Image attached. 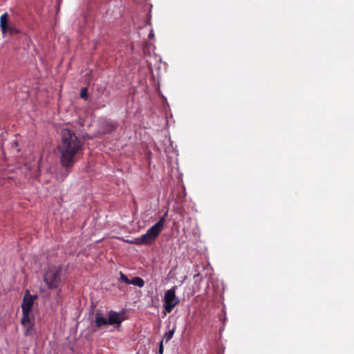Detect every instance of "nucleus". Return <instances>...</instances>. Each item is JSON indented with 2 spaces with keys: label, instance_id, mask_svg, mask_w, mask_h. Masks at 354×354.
I'll return each mask as SVG.
<instances>
[{
  "label": "nucleus",
  "instance_id": "10",
  "mask_svg": "<svg viewBox=\"0 0 354 354\" xmlns=\"http://www.w3.org/2000/svg\"><path fill=\"white\" fill-rule=\"evenodd\" d=\"M34 323V319L30 317V312H22V317L21 324L22 326L28 325L29 324Z\"/></svg>",
  "mask_w": 354,
  "mask_h": 354
},
{
  "label": "nucleus",
  "instance_id": "9",
  "mask_svg": "<svg viewBox=\"0 0 354 354\" xmlns=\"http://www.w3.org/2000/svg\"><path fill=\"white\" fill-rule=\"evenodd\" d=\"M118 124L116 122L109 120L106 121L104 125V131L105 133H109L117 129Z\"/></svg>",
  "mask_w": 354,
  "mask_h": 354
},
{
  "label": "nucleus",
  "instance_id": "13",
  "mask_svg": "<svg viewBox=\"0 0 354 354\" xmlns=\"http://www.w3.org/2000/svg\"><path fill=\"white\" fill-rule=\"evenodd\" d=\"M131 284L142 288L145 285V281L142 278L139 277H134L132 279H131Z\"/></svg>",
  "mask_w": 354,
  "mask_h": 354
},
{
  "label": "nucleus",
  "instance_id": "8",
  "mask_svg": "<svg viewBox=\"0 0 354 354\" xmlns=\"http://www.w3.org/2000/svg\"><path fill=\"white\" fill-rule=\"evenodd\" d=\"M95 318V326L97 328H100L101 327L109 324V320L104 317L100 311L96 312Z\"/></svg>",
  "mask_w": 354,
  "mask_h": 354
},
{
  "label": "nucleus",
  "instance_id": "14",
  "mask_svg": "<svg viewBox=\"0 0 354 354\" xmlns=\"http://www.w3.org/2000/svg\"><path fill=\"white\" fill-rule=\"evenodd\" d=\"M88 96V89L86 87L82 88L80 91V97L83 99H86Z\"/></svg>",
  "mask_w": 354,
  "mask_h": 354
},
{
  "label": "nucleus",
  "instance_id": "6",
  "mask_svg": "<svg viewBox=\"0 0 354 354\" xmlns=\"http://www.w3.org/2000/svg\"><path fill=\"white\" fill-rule=\"evenodd\" d=\"M36 299L37 296L30 295V291L27 290L24 294L21 304L22 312L26 311L31 313L34 302Z\"/></svg>",
  "mask_w": 354,
  "mask_h": 354
},
{
  "label": "nucleus",
  "instance_id": "7",
  "mask_svg": "<svg viewBox=\"0 0 354 354\" xmlns=\"http://www.w3.org/2000/svg\"><path fill=\"white\" fill-rule=\"evenodd\" d=\"M109 325H120L123 321L121 315L115 311L110 310L109 312Z\"/></svg>",
  "mask_w": 354,
  "mask_h": 354
},
{
  "label": "nucleus",
  "instance_id": "2",
  "mask_svg": "<svg viewBox=\"0 0 354 354\" xmlns=\"http://www.w3.org/2000/svg\"><path fill=\"white\" fill-rule=\"evenodd\" d=\"M168 211H167L163 216L158 220V221L151 226L146 232V234L142 235L140 237L136 238L131 243L136 245H149L154 241L156 237L159 235L161 231L163 230V227L165 223V218L167 216Z\"/></svg>",
  "mask_w": 354,
  "mask_h": 354
},
{
  "label": "nucleus",
  "instance_id": "11",
  "mask_svg": "<svg viewBox=\"0 0 354 354\" xmlns=\"http://www.w3.org/2000/svg\"><path fill=\"white\" fill-rule=\"evenodd\" d=\"M23 326L25 328V336H32L35 333V323L29 324L28 325Z\"/></svg>",
  "mask_w": 354,
  "mask_h": 354
},
{
  "label": "nucleus",
  "instance_id": "15",
  "mask_svg": "<svg viewBox=\"0 0 354 354\" xmlns=\"http://www.w3.org/2000/svg\"><path fill=\"white\" fill-rule=\"evenodd\" d=\"M120 280L127 284H131V280L122 272H120Z\"/></svg>",
  "mask_w": 354,
  "mask_h": 354
},
{
  "label": "nucleus",
  "instance_id": "1",
  "mask_svg": "<svg viewBox=\"0 0 354 354\" xmlns=\"http://www.w3.org/2000/svg\"><path fill=\"white\" fill-rule=\"evenodd\" d=\"M84 142L75 133L68 129L62 131V142L58 146L60 153V164L70 173L77 160L79 153L82 150Z\"/></svg>",
  "mask_w": 354,
  "mask_h": 354
},
{
  "label": "nucleus",
  "instance_id": "12",
  "mask_svg": "<svg viewBox=\"0 0 354 354\" xmlns=\"http://www.w3.org/2000/svg\"><path fill=\"white\" fill-rule=\"evenodd\" d=\"M176 329V326L174 325L171 330L166 332L163 336V339L166 342H168L173 337Z\"/></svg>",
  "mask_w": 354,
  "mask_h": 354
},
{
  "label": "nucleus",
  "instance_id": "3",
  "mask_svg": "<svg viewBox=\"0 0 354 354\" xmlns=\"http://www.w3.org/2000/svg\"><path fill=\"white\" fill-rule=\"evenodd\" d=\"M62 268L60 266H49L44 274V281L48 289L61 292Z\"/></svg>",
  "mask_w": 354,
  "mask_h": 354
},
{
  "label": "nucleus",
  "instance_id": "5",
  "mask_svg": "<svg viewBox=\"0 0 354 354\" xmlns=\"http://www.w3.org/2000/svg\"><path fill=\"white\" fill-rule=\"evenodd\" d=\"M9 15L8 12H5L0 17V28L3 37L8 32L10 35H17L20 30L15 28L9 22Z\"/></svg>",
  "mask_w": 354,
  "mask_h": 354
},
{
  "label": "nucleus",
  "instance_id": "4",
  "mask_svg": "<svg viewBox=\"0 0 354 354\" xmlns=\"http://www.w3.org/2000/svg\"><path fill=\"white\" fill-rule=\"evenodd\" d=\"M176 286H173L165 293L163 307L166 313H171L180 302V299L176 296Z\"/></svg>",
  "mask_w": 354,
  "mask_h": 354
},
{
  "label": "nucleus",
  "instance_id": "17",
  "mask_svg": "<svg viewBox=\"0 0 354 354\" xmlns=\"http://www.w3.org/2000/svg\"><path fill=\"white\" fill-rule=\"evenodd\" d=\"M153 34L152 32H151V33L149 34V37H153Z\"/></svg>",
  "mask_w": 354,
  "mask_h": 354
},
{
  "label": "nucleus",
  "instance_id": "16",
  "mask_svg": "<svg viewBox=\"0 0 354 354\" xmlns=\"http://www.w3.org/2000/svg\"><path fill=\"white\" fill-rule=\"evenodd\" d=\"M164 351V347H163V340H162L160 342L159 348H158V353L159 354H162Z\"/></svg>",
  "mask_w": 354,
  "mask_h": 354
}]
</instances>
